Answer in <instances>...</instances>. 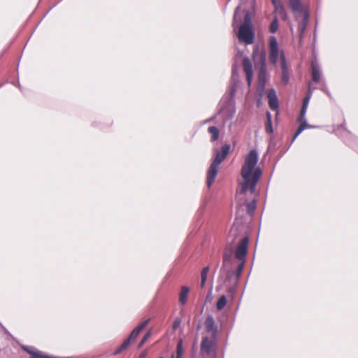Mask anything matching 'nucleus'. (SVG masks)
Segmentation results:
<instances>
[{
	"mask_svg": "<svg viewBox=\"0 0 358 358\" xmlns=\"http://www.w3.org/2000/svg\"><path fill=\"white\" fill-rule=\"evenodd\" d=\"M259 155L256 150H252L245 156L243 164L241 170L242 180L239 182V194H245L248 191L253 193L262 171L260 167L257 166Z\"/></svg>",
	"mask_w": 358,
	"mask_h": 358,
	"instance_id": "obj_1",
	"label": "nucleus"
},
{
	"mask_svg": "<svg viewBox=\"0 0 358 358\" xmlns=\"http://www.w3.org/2000/svg\"><path fill=\"white\" fill-rule=\"evenodd\" d=\"M237 37L241 42L251 44L254 41V32L252 25L251 13L249 10L245 12L244 22L238 29Z\"/></svg>",
	"mask_w": 358,
	"mask_h": 358,
	"instance_id": "obj_2",
	"label": "nucleus"
},
{
	"mask_svg": "<svg viewBox=\"0 0 358 358\" xmlns=\"http://www.w3.org/2000/svg\"><path fill=\"white\" fill-rule=\"evenodd\" d=\"M230 150V145L228 144L224 145L220 151H217L215 157L212 162L208 171V176H207V184L208 186L210 187L217 173L218 167L220 164L224 161V159L227 157V155L229 154Z\"/></svg>",
	"mask_w": 358,
	"mask_h": 358,
	"instance_id": "obj_3",
	"label": "nucleus"
},
{
	"mask_svg": "<svg viewBox=\"0 0 358 358\" xmlns=\"http://www.w3.org/2000/svg\"><path fill=\"white\" fill-rule=\"evenodd\" d=\"M248 241L249 239L248 237L241 238L240 240H238L237 245L235 248V256L238 260L241 261V263L237 268V278L241 276L244 268L245 255L248 252Z\"/></svg>",
	"mask_w": 358,
	"mask_h": 358,
	"instance_id": "obj_4",
	"label": "nucleus"
},
{
	"mask_svg": "<svg viewBox=\"0 0 358 358\" xmlns=\"http://www.w3.org/2000/svg\"><path fill=\"white\" fill-rule=\"evenodd\" d=\"M311 95H312V90H311V88H310V85H309L308 94L304 98V99L303 101V105H302V107H301V109L300 115H299V117L298 118V121L300 122V125H299V127L296 134H294V137L292 138V142L297 138V136L304 129H308V128H313V126L309 125L307 123L306 120L305 118V115H306V110H307V108H308V106L309 101L310 99Z\"/></svg>",
	"mask_w": 358,
	"mask_h": 358,
	"instance_id": "obj_5",
	"label": "nucleus"
},
{
	"mask_svg": "<svg viewBox=\"0 0 358 358\" xmlns=\"http://www.w3.org/2000/svg\"><path fill=\"white\" fill-rule=\"evenodd\" d=\"M215 337L204 335L201 343V355L202 357H215Z\"/></svg>",
	"mask_w": 358,
	"mask_h": 358,
	"instance_id": "obj_6",
	"label": "nucleus"
},
{
	"mask_svg": "<svg viewBox=\"0 0 358 358\" xmlns=\"http://www.w3.org/2000/svg\"><path fill=\"white\" fill-rule=\"evenodd\" d=\"M283 51L280 52L278 48V43L275 36H271L269 38V59L270 62L275 65L278 61V58H280L281 53Z\"/></svg>",
	"mask_w": 358,
	"mask_h": 358,
	"instance_id": "obj_7",
	"label": "nucleus"
},
{
	"mask_svg": "<svg viewBox=\"0 0 358 358\" xmlns=\"http://www.w3.org/2000/svg\"><path fill=\"white\" fill-rule=\"evenodd\" d=\"M243 65L244 71L246 74L247 82L248 85L250 86L251 85V82L253 77V70L252 63L248 57H244Z\"/></svg>",
	"mask_w": 358,
	"mask_h": 358,
	"instance_id": "obj_8",
	"label": "nucleus"
},
{
	"mask_svg": "<svg viewBox=\"0 0 358 358\" xmlns=\"http://www.w3.org/2000/svg\"><path fill=\"white\" fill-rule=\"evenodd\" d=\"M205 328L206 333L210 334V336L215 337L217 332V327L215 324L213 317L208 315L205 322Z\"/></svg>",
	"mask_w": 358,
	"mask_h": 358,
	"instance_id": "obj_9",
	"label": "nucleus"
},
{
	"mask_svg": "<svg viewBox=\"0 0 358 358\" xmlns=\"http://www.w3.org/2000/svg\"><path fill=\"white\" fill-rule=\"evenodd\" d=\"M267 97L270 108L273 110H278V100L275 90H269L267 92Z\"/></svg>",
	"mask_w": 358,
	"mask_h": 358,
	"instance_id": "obj_10",
	"label": "nucleus"
},
{
	"mask_svg": "<svg viewBox=\"0 0 358 358\" xmlns=\"http://www.w3.org/2000/svg\"><path fill=\"white\" fill-rule=\"evenodd\" d=\"M258 80L259 85H261L262 90H264L266 81V59L264 56L262 57V66L258 74Z\"/></svg>",
	"mask_w": 358,
	"mask_h": 358,
	"instance_id": "obj_11",
	"label": "nucleus"
},
{
	"mask_svg": "<svg viewBox=\"0 0 358 358\" xmlns=\"http://www.w3.org/2000/svg\"><path fill=\"white\" fill-rule=\"evenodd\" d=\"M280 62H281V68H282V81L285 84H287L289 80V72L287 69V66L286 63V59L285 54L282 52L280 55Z\"/></svg>",
	"mask_w": 358,
	"mask_h": 358,
	"instance_id": "obj_12",
	"label": "nucleus"
},
{
	"mask_svg": "<svg viewBox=\"0 0 358 358\" xmlns=\"http://www.w3.org/2000/svg\"><path fill=\"white\" fill-rule=\"evenodd\" d=\"M272 3L275 8V13L280 15L283 20H286L287 16L282 1L281 0H272Z\"/></svg>",
	"mask_w": 358,
	"mask_h": 358,
	"instance_id": "obj_13",
	"label": "nucleus"
},
{
	"mask_svg": "<svg viewBox=\"0 0 358 358\" xmlns=\"http://www.w3.org/2000/svg\"><path fill=\"white\" fill-rule=\"evenodd\" d=\"M238 68L236 66H234L232 69V76H231V80L234 82V84L231 87L230 89V97L232 98L235 94L236 89V83L238 82Z\"/></svg>",
	"mask_w": 358,
	"mask_h": 358,
	"instance_id": "obj_14",
	"label": "nucleus"
},
{
	"mask_svg": "<svg viewBox=\"0 0 358 358\" xmlns=\"http://www.w3.org/2000/svg\"><path fill=\"white\" fill-rule=\"evenodd\" d=\"M148 320L142 322L137 327H136L131 333L130 336H129V339H130L131 341H134L136 337L138 336L140 331L145 327V326L148 323Z\"/></svg>",
	"mask_w": 358,
	"mask_h": 358,
	"instance_id": "obj_15",
	"label": "nucleus"
},
{
	"mask_svg": "<svg viewBox=\"0 0 358 358\" xmlns=\"http://www.w3.org/2000/svg\"><path fill=\"white\" fill-rule=\"evenodd\" d=\"M312 76L314 82L317 83L320 80L321 71L319 66L315 63L311 64Z\"/></svg>",
	"mask_w": 358,
	"mask_h": 358,
	"instance_id": "obj_16",
	"label": "nucleus"
},
{
	"mask_svg": "<svg viewBox=\"0 0 358 358\" xmlns=\"http://www.w3.org/2000/svg\"><path fill=\"white\" fill-rule=\"evenodd\" d=\"M238 235V229L237 227H232L231 229L228 238H227V242L229 245H232L234 243L236 239L237 238Z\"/></svg>",
	"mask_w": 358,
	"mask_h": 358,
	"instance_id": "obj_17",
	"label": "nucleus"
},
{
	"mask_svg": "<svg viewBox=\"0 0 358 358\" xmlns=\"http://www.w3.org/2000/svg\"><path fill=\"white\" fill-rule=\"evenodd\" d=\"M289 5L294 13H298L302 11L301 3L299 0H289Z\"/></svg>",
	"mask_w": 358,
	"mask_h": 358,
	"instance_id": "obj_18",
	"label": "nucleus"
},
{
	"mask_svg": "<svg viewBox=\"0 0 358 358\" xmlns=\"http://www.w3.org/2000/svg\"><path fill=\"white\" fill-rule=\"evenodd\" d=\"M240 8H241L240 6H237L235 10V12H234L233 23H232V26H233L234 31L238 28V24L241 21V15H239Z\"/></svg>",
	"mask_w": 358,
	"mask_h": 358,
	"instance_id": "obj_19",
	"label": "nucleus"
},
{
	"mask_svg": "<svg viewBox=\"0 0 358 358\" xmlns=\"http://www.w3.org/2000/svg\"><path fill=\"white\" fill-rule=\"evenodd\" d=\"M189 291V289L187 287H186V286L182 287L181 292L180 294V302L182 304H185L186 303Z\"/></svg>",
	"mask_w": 358,
	"mask_h": 358,
	"instance_id": "obj_20",
	"label": "nucleus"
},
{
	"mask_svg": "<svg viewBox=\"0 0 358 358\" xmlns=\"http://www.w3.org/2000/svg\"><path fill=\"white\" fill-rule=\"evenodd\" d=\"M232 248H231L229 250H226L224 255V259H223V267L227 266L228 264H230L231 258L232 257Z\"/></svg>",
	"mask_w": 358,
	"mask_h": 358,
	"instance_id": "obj_21",
	"label": "nucleus"
},
{
	"mask_svg": "<svg viewBox=\"0 0 358 358\" xmlns=\"http://www.w3.org/2000/svg\"><path fill=\"white\" fill-rule=\"evenodd\" d=\"M208 272H209L208 266L204 267L201 271V287H203L205 286Z\"/></svg>",
	"mask_w": 358,
	"mask_h": 358,
	"instance_id": "obj_22",
	"label": "nucleus"
},
{
	"mask_svg": "<svg viewBox=\"0 0 358 358\" xmlns=\"http://www.w3.org/2000/svg\"><path fill=\"white\" fill-rule=\"evenodd\" d=\"M208 132L211 134V141H216L219 137V130L216 127H210L208 128Z\"/></svg>",
	"mask_w": 358,
	"mask_h": 358,
	"instance_id": "obj_23",
	"label": "nucleus"
},
{
	"mask_svg": "<svg viewBox=\"0 0 358 358\" xmlns=\"http://www.w3.org/2000/svg\"><path fill=\"white\" fill-rule=\"evenodd\" d=\"M183 352H184V350H183V346H182V341L180 340L177 345L176 356L175 357L173 355L171 358H181V357L182 356Z\"/></svg>",
	"mask_w": 358,
	"mask_h": 358,
	"instance_id": "obj_24",
	"label": "nucleus"
},
{
	"mask_svg": "<svg viewBox=\"0 0 358 358\" xmlns=\"http://www.w3.org/2000/svg\"><path fill=\"white\" fill-rule=\"evenodd\" d=\"M227 303V297L222 295L217 301L216 308L218 310H221Z\"/></svg>",
	"mask_w": 358,
	"mask_h": 358,
	"instance_id": "obj_25",
	"label": "nucleus"
},
{
	"mask_svg": "<svg viewBox=\"0 0 358 358\" xmlns=\"http://www.w3.org/2000/svg\"><path fill=\"white\" fill-rule=\"evenodd\" d=\"M131 341L129 338L126 339L123 343L120 345V347L115 352V355H117L120 352H122L123 350L127 348V347L129 345Z\"/></svg>",
	"mask_w": 358,
	"mask_h": 358,
	"instance_id": "obj_26",
	"label": "nucleus"
},
{
	"mask_svg": "<svg viewBox=\"0 0 358 358\" xmlns=\"http://www.w3.org/2000/svg\"><path fill=\"white\" fill-rule=\"evenodd\" d=\"M308 13L306 12L304 13L303 20L301 25L299 26V30L301 34L304 31V30L308 24Z\"/></svg>",
	"mask_w": 358,
	"mask_h": 358,
	"instance_id": "obj_27",
	"label": "nucleus"
},
{
	"mask_svg": "<svg viewBox=\"0 0 358 358\" xmlns=\"http://www.w3.org/2000/svg\"><path fill=\"white\" fill-rule=\"evenodd\" d=\"M278 29V21L277 17H275L273 22H271L269 30L271 33L274 34L277 31Z\"/></svg>",
	"mask_w": 358,
	"mask_h": 358,
	"instance_id": "obj_28",
	"label": "nucleus"
},
{
	"mask_svg": "<svg viewBox=\"0 0 358 358\" xmlns=\"http://www.w3.org/2000/svg\"><path fill=\"white\" fill-rule=\"evenodd\" d=\"M256 206H257V203H256V201H255V200H253L251 202H250L249 203H248V206H247L248 212L250 214H252L255 211V210L256 208Z\"/></svg>",
	"mask_w": 358,
	"mask_h": 358,
	"instance_id": "obj_29",
	"label": "nucleus"
},
{
	"mask_svg": "<svg viewBox=\"0 0 358 358\" xmlns=\"http://www.w3.org/2000/svg\"><path fill=\"white\" fill-rule=\"evenodd\" d=\"M150 336H151L150 331L147 332L144 335L143 338H142V340L139 344V347H141L144 343H145L146 341L150 338Z\"/></svg>",
	"mask_w": 358,
	"mask_h": 358,
	"instance_id": "obj_30",
	"label": "nucleus"
},
{
	"mask_svg": "<svg viewBox=\"0 0 358 358\" xmlns=\"http://www.w3.org/2000/svg\"><path fill=\"white\" fill-rule=\"evenodd\" d=\"M266 131L268 133H273V127H272V121L267 122L266 126Z\"/></svg>",
	"mask_w": 358,
	"mask_h": 358,
	"instance_id": "obj_31",
	"label": "nucleus"
},
{
	"mask_svg": "<svg viewBox=\"0 0 358 358\" xmlns=\"http://www.w3.org/2000/svg\"><path fill=\"white\" fill-rule=\"evenodd\" d=\"M266 118H267V122H270L271 121V115L269 112L266 113Z\"/></svg>",
	"mask_w": 358,
	"mask_h": 358,
	"instance_id": "obj_32",
	"label": "nucleus"
},
{
	"mask_svg": "<svg viewBox=\"0 0 358 358\" xmlns=\"http://www.w3.org/2000/svg\"><path fill=\"white\" fill-rule=\"evenodd\" d=\"M215 117H213L210 120H207L206 122H209V121H210L211 120L215 119Z\"/></svg>",
	"mask_w": 358,
	"mask_h": 358,
	"instance_id": "obj_33",
	"label": "nucleus"
},
{
	"mask_svg": "<svg viewBox=\"0 0 358 358\" xmlns=\"http://www.w3.org/2000/svg\"><path fill=\"white\" fill-rule=\"evenodd\" d=\"M159 358H163V357H159Z\"/></svg>",
	"mask_w": 358,
	"mask_h": 358,
	"instance_id": "obj_34",
	"label": "nucleus"
}]
</instances>
